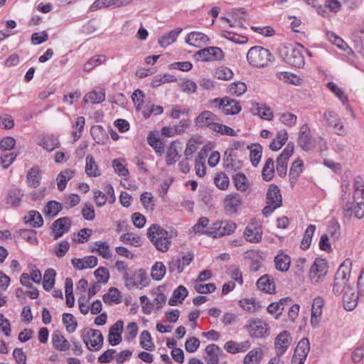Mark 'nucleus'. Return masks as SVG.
<instances>
[{
    "instance_id": "obj_58",
    "label": "nucleus",
    "mask_w": 364,
    "mask_h": 364,
    "mask_svg": "<svg viewBox=\"0 0 364 364\" xmlns=\"http://www.w3.org/2000/svg\"><path fill=\"white\" fill-rule=\"evenodd\" d=\"M208 224L209 219L207 217H201L198 220L196 224L193 226V230L195 233L205 234L209 236V234L207 232L208 230V228L205 229Z\"/></svg>"
},
{
    "instance_id": "obj_8",
    "label": "nucleus",
    "mask_w": 364,
    "mask_h": 364,
    "mask_svg": "<svg viewBox=\"0 0 364 364\" xmlns=\"http://www.w3.org/2000/svg\"><path fill=\"white\" fill-rule=\"evenodd\" d=\"M193 56L197 61L220 60L223 58L224 53L221 48L212 46L198 50Z\"/></svg>"
},
{
    "instance_id": "obj_54",
    "label": "nucleus",
    "mask_w": 364,
    "mask_h": 364,
    "mask_svg": "<svg viewBox=\"0 0 364 364\" xmlns=\"http://www.w3.org/2000/svg\"><path fill=\"white\" fill-rule=\"evenodd\" d=\"M240 305L244 310L252 313L261 308L259 302L257 301L254 298L244 299L240 301Z\"/></svg>"
},
{
    "instance_id": "obj_2",
    "label": "nucleus",
    "mask_w": 364,
    "mask_h": 364,
    "mask_svg": "<svg viewBox=\"0 0 364 364\" xmlns=\"http://www.w3.org/2000/svg\"><path fill=\"white\" fill-rule=\"evenodd\" d=\"M304 46L300 43H281L277 48L279 58L292 67L300 68L304 65V58L302 54Z\"/></svg>"
},
{
    "instance_id": "obj_44",
    "label": "nucleus",
    "mask_w": 364,
    "mask_h": 364,
    "mask_svg": "<svg viewBox=\"0 0 364 364\" xmlns=\"http://www.w3.org/2000/svg\"><path fill=\"white\" fill-rule=\"evenodd\" d=\"M252 113L267 120H272L274 117L269 107L262 104L259 105V103H257L255 107L252 109Z\"/></svg>"
},
{
    "instance_id": "obj_7",
    "label": "nucleus",
    "mask_w": 364,
    "mask_h": 364,
    "mask_svg": "<svg viewBox=\"0 0 364 364\" xmlns=\"http://www.w3.org/2000/svg\"><path fill=\"white\" fill-rule=\"evenodd\" d=\"M210 102L218 109H221L225 115L237 114L242 109L239 102L228 97L215 98L211 100Z\"/></svg>"
},
{
    "instance_id": "obj_6",
    "label": "nucleus",
    "mask_w": 364,
    "mask_h": 364,
    "mask_svg": "<svg viewBox=\"0 0 364 364\" xmlns=\"http://www.w3.org/2000/svg\"><path fill=\"white\" fill-rule=\"evenodd\" d=\"M237 225L232 220H218L212 224L207 231L209 236L213 238H219L225 235H230L235 232Z\"/></svg>"
},
{
    "instance_id": "obj_47",
    "label": "nucleus",
    "mask_w": 364,
    "mask_h": 364,
    "mask_svg": "<svg viewBox=\"0 0 364 364\" xmlns=\"http://www.w3.org/2000/svg\"><path fill=\"white\" fill-rule=\"evenodd\" d=\"M62 209L63 205L60 203L55 200H50L48 202L45 206L43 213L46 216L53 218L55 217Z\"/></svg>"
},
{
    "instance_id": "obj_24",
    "label": "nucleus",
    "mask_w": 364,
    "mask_h": 364,
    "mask_svg": "<svg viewBox=\"0 0 364 364\" xmlns=\"http://www.w3.org/2000/svg\"><path fill=\"white\" fill-rule=\"evenodd\" d=\"M52 343L53 347L60 351H66L70 347L69 341L61 334L60 331H55L52 334Z\"/></svg>"
},
{
    "instance_id": "obj_12",
    "label": "nucleus",
    "mask_w": 364,
    "mask_h": 364,
    "mask_svg": "<svg viewBox=\"0 0 364 364\" xmlns=\"http://www.w3.org/2000/svg\"><path fill=\"white\" fill-rule=\"evenodd\" d=\"M353 205L351 203H347L343 206L344 217L349 219L352 216L360 219L364 215V200H353Z\"/></svg>"
},
{
    "instance_id": "obj_59",
    "label": "nucleus",
    "mask_w": 364,
    "mask_h": 364,
    "mask_svg": "<svg viewBox=\"0 0 364 364\" xmlns=\"http://www.w3.org/2000/svg\"><path fill=\"white\" fill-rule=\"evenodd\" d=\"M315 230L316 226L313 225H310L306 228L304 232V238L301 242V248L302 250H307L310 247L312 237L315 232Z\"/></svg>"
},
{
    "instance_id": "obj_40",
    "label": "nucleus",
    "mask_w": 364,
    "mask_h": 364,
    "mask_svg": "<svg viewBox=\"0 0 364 364\" xmlns=\"http://www.w3.org/2000/svg\"><path fill=\"white\" fill-rule=\"evenodd\" d=\"M353 188V200H364V182L360 176L355 178Z\"/></svg>"
},
{
    "instance_id": "obj_60",
    "label": "nucleus",
    "mask_w": 364,
    "mask_h": 364,
    "mask_svg": "<svg viewBox=\"0 0 364 364\" xmlns=\"http://www.w3.org/2000/svg\"><path fill=\"white\" fill-rule=\"evenodd\" d=\"M247 90V86L243 82L237 81L231 83L228 87V92L230 95L240 96Z\"/></svg>"
},
{
    "instance_id": "obj_64",
    "label": "nucleus",
    "mask_w": 364,
    "mask_h": 364,
    "mask_svg": "<svg viewBox=\"0 0 364 364\" xmlns=\"http://www.w3.org/2000/svg\"><path fill=\"white\" fill-rule=\"evenodd\" d=\"M179 156L176 147L172 143L169 146L166 156V163L168 166L174 164L178 159Z\"/></svg>"
},
{
    "instance_id": "obj_42",
    "label": "nucleus",
    "mask_w": 364,
    "mask_h": 364,
    "mask_svg": "<svg viewBox=\"0 0 364 364\" xmlns=\"http://www.w3.org/2000/svg\"><path fill=\"white\" fill-rule=\"evenodd\" d=\"M326 37L330 42L335 44L340 49L346 51L348 54L352 53V49L348 46V44L334 33L328 31L326 33Z\"/></svg>"
},
{
    "instance_id": "obj_18",
    "label": "nucleus",
    "mask_w": 364,
    "mask_h": 364,
    "mask_svg": "<svg viewBox=\"0 0 364 364\" xmlns=\"http://www.w3.org/2000/svg\"><path fill=\"white\" fill-rule=\"evenodd\" d=\"M242 205V197L238 193L228 195L224 200L225 210L230 213H235Z\"/></svg>"
},
{
    "instance_id": "obj_49",
    "label": "nucleus",
    "mask_w": 364,
    "mask_h": 364,
    "mask_svg": "<svg viewBox=\"0 0 364 364\" xmlns=\"http://www.w3.org/2000/svg\"><path fill=\"white\" fill-rule=\"evenodd\" d=\"M56 273L53 269H48L46 270L43 279V289L49 291L55 284V277Z\"/></svg>"
},
{
    "instance_id": "obj_46",
    "label": "nucleus",
    "mask_w": 364,
    "mask_h": 364,
    "mask_svg": "<svg viewBox=\"0 0 364 364\" xmlns=\"http://www.w3.org/2000/svg\"><path fill=\"white\" fill-rule=\"evenodd\" d=\"M85 173L89 176L94 177L99 176L101 174L93 156L90 154L86 156Z\"/></svg>"
},
{
    "instance_id": "obj_30",
    "label": "nucleus",
    "mask_w": 364,
    "mask_h": 364,
    "mask_svg": "<svg viewBox=\"0 0 364 364\" xmlns=\"http://www.w3.org/2000/svg\"><path fill=\"white\" fill-rule=\"evenodd\" d=\"M25 223L29 224L32 228H40L43 225V219L39 212L30 210L23 218Z\"/></svg>"
},
{
    "instance_id": "obj_11",
    "label": "nucleus",
    "mask_w": 364,
    "mask_h": 364,
    "mask_svg": "<svg viewBox=\"0 0 364 364\" xmlns=\"http://www.w3.org/2000/svg\"><path fill=\"white\" fill-rule=\"evenodd\" d=\"M193 259V254L188 252L182 257H173L168 263V269L171 273L177 271L178 273H181L184 268L188 266Z\"/></svg>"
},
{
    "instance_id": "obj_26",
    "label": "nucleus",
    "mask_w": 364,
    "mask_h": 364,
    "mask_svg": "<svg viewBox=\"0 0 364 364\" xmlns=\"http://www.w3.org/2000/svg\"><path fill=\"white\" fill-rule=\"evenodd\" d=\"M41 174L38 166L31 168L27 173L26 182L31 188H37L41 184Z\"/></svg>"
},
{
    "instance_id": "obj_16",
    "label": "nucleus",
    "mask_w": 364,
    "mask_h": 364,
    "mask_svg": "<svg viewBox=\"0 0 364 364\" xmlns=\"http://www.w3.org/2000/svg\"><path fill=\"white\" fill-rule=\"evenodd\" d=\"M358 293L359 292H357L354 289L353 286H348L346 290L343 293V302L346 310L352 311L356 307L358 304Z\"/></svg>"
},
{
    "instance_id": "obj_21",
    "label": "nucleus",
    "mask_w": 364,
    "mask_h": 364,
    "mask_svg": "<svg viewBox=\"0 0 364 364\" xmlns=\"http://www.w3.org/2000/svg\"><path fill=\"white\" fill-rule=\"evenodd\" d=\"M222 350L215 344H209L205 349L204 360L208 364H218L219 362L218 355Z\"/></svg>"
},
{
    "instance_id": "obj_25",
    "label": "nucleus",
    "mask_w": 364,
    "mask_h": 364,
    "mask_svg": "<svg viewBox=\"0 0 364 364\" xmlns=\"http://www.w3.org/2000/svg\"><path fill=\"white\" fill-rule=\"evenodd\" d=\"M257 286L259 289L266 293L272 294L275 291V284L269 274L262 276L257 282Z\"/></svg>"
},
{
    "instance_id": "obj_55",
    "label": "nucleus",
    "mask_w": 364,
    "mask_h": 364,
    "mask_svg": "<svg viewBox=\"0 0 364 364\" xmlns=\"http://www.w3.org/2000/svg\"><path fill=\"white\" fill-rule=\"evenodd\" d=\"M140 346L146 350H153L155 348L151 334L146 330L143 331L140 336Z\"/></svg>"
},
{
    "instance_id": "obj_10",
    "label": "nucleus",
    "mask_w": 364,
    "mask_h": 364,
    "mask_svg": "<svg viewBox=\"0 0 364 364\" xmlns=\"http://www.w3.org/2000/svg\"><path fill=\"white\" fill-rule=\"evenodd\" d=\"M220 119L218 115L210 111L202 112L196 119V125L200 128H208L213 131Z\"/></svg>"
},
{
    "instance_id": "obj_14",
    "label": "nucleus",
    "mask_w": 364,
    "mask_h": 364,
    "mask_svg": "<svg viewBox=\"0 0 364 364\" xmlns=\"http://www.w3.org/2000/svg\"><path fill=\"white\" fill-rule=\"evenodd\" d=\"M291 338L290 333L287 331L281 332L275 338L274 348L277 355L281 359V356L286 352L289 348Z\"/></svg>"
},
{
    "instance_id": "obj_1",
    "label": "nucleus",
    "mask_w": 364,
    "mask_h": 364,
    "mask_svg": "<svg viewBox=\"0 0 364 364\" xmlns=\"http://www.w3.org/2000/svg\"><path fill=\"white\" fill-rule=\"evenodd\" d=\"M146 235L157 250L166 252L171 245V240L177 237L178 232L175 229L168 231L159 224H152L147 229Z\"/></svg>"
},
{
    "instance_id": "obj_5",
    "label": "nucleus",
    "mask_w": 364,
    "mask_h": 364,
    "mask_svg": "<svg viewBox=\"0 0 364 364\" xmlns=\"http://www.w3.org/2000/svg\"><path fill=\"white\" fill-rule=\"evenodd\" d=\"M81 336L89 350L97 351L102 348L104 343V337L99 330L84 328L82 331Z\"/></svg>"
},
{
    "instance_id": "obj_50",
    "label": "nucleus",
    "mask_w": 364,
    "mask_h": 364,
    "mask_svg": "<svg viewBox=\"0 0 364 364\" xmlns=\"http://www.w3.org/2000/svg\"><path fill=\"white\" fill-rule=\"evenodd\" d=\"M95 247L91 249V252H98L99 255L103 258L109 259L112 257V252L109 250V247L106 242L97 241L95 243Z\"/></svg>"
},
{
    "instance_id": "obj_3",
    "label": "nucleus",
    "mask_w": 364,
    "mask_h": 364,
    "mask_svg": "<svg viewBox=\"0 0 364 364\" xmlns=\"http://www.w3.org/2000/svg\"><path fill=\"white\" fill-rule=\"evenodd\" d=\"M351 265V261L346 259L338 267L333 286V292L335 295H341L344 293L348 285H353L354 282H350Z\"/></svg>"
},
{
    "instance_id": "obj_27",
    "label": "nucleus",
    "mask_w": 364,
    "mask_h": 364,
    "mask_svg": "<svg viewBox=\"0 0 364 364\" xmlns=\"http://www.w3.org/2000/svg\"><path fill=\"white\" fill-rule=\"evenodd\" d=\"M303 165V161L299 159L295 160L291 164L289 173V183L291 184V188L294 187V185L296 183L298 178L299 177L301 173L302 172Z\"/></svg>"
},
{
    "instance_id": "obj_57",
    "label": "nucleus",
    "mask_w": 364,
    "mask_h": 364,
    "mask_svg": "<svg viewBox=\"0 0 364 364\" xmlns=\"http://www.w3.org/2000/svg\"><path fill=\"white\" fill-rule=\"evenodd\" d=\"M214 183L220 190H227L229 187V177L224 172L218 173L214 178Z\"/></svg>"
},
{
    "instance_id": "obj_29",
    "label": "nucleus",
    "mask_w": 364,
    "mask_h": 364,
    "mask_svg": "<svg viewBox=\"0 0 364 364\" xmlns=\"http://www.w3.org/2000/svg\"><path fill=\"white\" fill-rule=\"evenodd\" d=\"M102 299L108 305H112L113 303L118 304L122 301V296L118 289L110 287L108 292L103 295Z\"/></svg>"
},
{
    "instance_id": "obj_43",
    "label": "nucleus",
    "mask_w": 364,
    "mask_h": 364,
    "mask_svg": "<svg viewBox=\"0 0 364 364\" xmlns=\"http://www.w3.org/2000/svg\"><path fill=\"white\" fill-rule=\"evenodd\" d=\"M267 203H279L278 201L281 200L282 203V198L280 191L278 186L275 184H271L269 186L267 196H266Z\"/></svg>"
},
{
    "instance_id": "obj_48",
    "label": "nucleus",
    "mask_w": 364,
    "mask_h": 364,
    "mask_svg": "<svg viewBox=\"0 0 364 364\" xmlns=\"http://www.w3.org/2000/svg\"><path fill=\"white\" fill-rule=\"evenodd\" d=\"M23 193L18 188L11 189L9 191L6 196V203L13 207H18L21 202Z\"/></svg>"
},
{
    "instance_id": "obj_19",
    "label": "nucleus",
    "mask_w": 364,
    "mask_h": 364,
    "mask_svg": "<svg viewBox=\"0 0 364 364\" xmlns=\"http://www.w3.org/2000/svg\"><path fill=\"white\" fill-rule=\"evenodd\" d=\"M251 346L249 341L242 342H236L234 341H229L224 345V349L231 354L242 353L247 351Z\"/></svg>"
},
{
    "instance_id": "obj_52",
    "label": "nucleus",
    "mask_w": 364,
    "mask_h": 364,
    "mask_svg": "<svg viewBox=\"0 0 364 364\" xmlns=\"http://www.w3.org/2000/svg\"><path fill=\"white\" fill-rule=\"evenodd\" d=\"M62 320L68 333H73L76 330L77 322L72 314L64 313Z\"/></svg>"
},
{
    "instance_id": "obj_17",
    "label": "nucleus",
    "mask_w": 364,
    "mask_h": 364,
    "mask_svg": "<svg viewBox=\"0 0 364 364\" xmlns=\"http://www.w3.org/2000/svg\"><path fill=\"white\" fill-rule=\"evenodd\" d=\"M299 146L304 151L310 150L313 147V140L310 129L307 124H303L299 133Z\"/></svg>"
},
{
    "instance_id": "obj_63",
    "label": "nucleus",
    "mask_w": 364,
    "mask_h": 364,
    "mask_svg": "<svg viewBox=\"0 0 364 364\" xmlns=\"http://www.w3.org/2000/svg\"><path fill=\"white\" fill-rule=\"evenodd\" d=\"M120 240L125 244H129L135 247L141 245V240L139 236H134L132 233H125L120 236Z\"/></svg>"
},
{
    "instance_id": "obj_23",
    "label": "nucleus",
    "mask_w": 364,
    "mask_h": 364,
    "mask_svg": "<svg viewBox=\"0 0 364 364\" xmlns=\"http://www.w3.org/2000/svg\"><path fill=\"white\" fill-rule=\"evenodd\" d=\"M244 235L248 242H259L262 240V228L260 226L248 225L245 229Z\"/></svg>"
},
{
    "instance_id": "obj_20",
    "label": "nucleus",
    "mask_w": 364,
    "mask_h": 364,
    "mask_svg": "<svg viewBox=\"0 0 364 364\" xmlns=\"http://www.w3.org/2000/svg\"><path fill=\"white\" fill-rule=\"evenodd\" d=\"M97 261V258L95 256L90 255L82 259L73 258L71 260V263L75 269L82 270L96 267Z\"/></svg>"
},
{
    "instance_id": "obj_33",
    "label": "nucleus",
    "mask_w": 364,
    "mask_h": 364,
    "mask_svg": "<svg viewBox=\"0 0 364 364\" xmlns=\"http://www.w3.org/2000/svg\"><path fill=\"white\" fill-rule=\"evenodd\" d=\"M75 173V171L72 169H65L60 172L56 178L58 189L60 191L65 190L67 183L70 181Z\"/></svg>"
},
{
    "instance_id": "obj_36",
    "label": "nucleus",
    "mask_w": 364,
    "mask_h": 364,
    "mask_svg": "<svg viewBox=\"0 0 364 364\" xmlns=\"http://www.w3.org/2000/svg\"><path fill=\"white\" fill-rule=\"evenodd\" d=\"M262 357L263 351L261 348H253L245 356L244 364H259Z\"/></svg>"
},
{
    "instance_id": "obj_37",
    "label": "nucleus",
    "mask_w": 364,
    "mask_h": 364,
    "mask_svg": "<svg viewBox=\"0 0 364 364\" xmlns=\"http://www.w3.org/2000/svg\"><path fill=\"white\" fill-rule=\"evenodd\" d=\"M237 190L240 192H245L250 188V184L248 178L243 173H236L232 177Z\"/></svg>"
},
{
    "instance_id": "obj_61",
    "label": "nucleus",
    "mask_w": 364,
    "mask_h": 364,
    "mask_svg": "<svg viewBox=\"0 0 364 364\" xmlns=\"http://www.w3.org/2000/svg\"><path fill=\"white\" fill-rule=\"evenodd\" d=\"M279 120L286 126L291 127L296 123L297 117L290 112L279 113L277 114Z\"/></svg>"
},
{
    "instance_id": "obj_31",
    "label": "nucleus",
    "mask_w": 364,
    "mask_h": 364,
    "mask_svg": "<svg viewBox=\"0 0 364 364\" xmlns=\"http://www.w3.org/2000/svg\"><path fill=\"white\" fill-rule=\"evenodd\" d=\"M331 237V242L337 241L341 236V227L339 223L332 219L327 227L326 232L323 234Z\"/></svg>"
},
{
    "instance_id": "obj_13",
    "label": "nucleus",
    "mask_w": 364,
    "mask_h": 364,
    "mask_svg": "<svg viewBox=\"0 0 364 364\" xmlns=\"http://www.w3.org/2000/svg\"><path fill=\"white\" fill-rule=\"evenodd\" d=\"M71 227V220L68 217L58 218L51 225L54 240L61 237L68 232Z\"/></svg>"
},
{
    "instance_id": "obj_4",
    "label": "nucleus",
    "mask_w": 364,
    "mask_h": 364,
    "mask_svg": "<svg viewBox=\"0 0 364 364\" xmlns=\"http://www.w3.org/2000/svg\"><path fill=\"white\" fill-rule=\"evenodd\" d=\"M272 58L273 56L269 50L262 46H253L247 53L248 63L256 68L267 67Z\"/></svg>"
},
{
    "instance_id": "obj_39",
    "label": "nucleus",
    "mask_w": 364,
    "mask_h": 364,
    "mask_svg": "<svg viewBox=\"0 0 364 364\" xmlns=\"http://www.w3.org/2000/svg\"><path fill=\"white\" fill-rule=\"evenodd\" d=\"M105 100V91L103 89H100L99 91L95 90L87 93L83 100L85 102H90L92 104H98L103 102Z\"/></svg>"
},
{
    "instance_id": "obj_28",
    "label": "nucleus",
    "mask_w": 364,
    "mask_h": 364,
    "mask_svg": "<svg viewBox=\"0 0 364 364\" xmlns=\"http://www.w3.org/2000/svg\"><path fill=\"white\" fill-rule=\"evenodd\" d=\"M39 145L48 151H52L60 146V141L54 134H47L42 138Z\"/></svg>"
},
{
    "instance_id": "obj_35",
    "label": "nucleus",
    "mask_w": 364,
    "mask_h": 364,
    "mask_svg": "<svg viewBox=\"0 0 364 364\" xmlns=\"http://www.w3.org/2000/svg\"><path fill=\"white\" fill-rule=\"evenodd\" d=\"M274 263L277 270L282 272H287L289 268L291 259L287 255L280 252L275 257Z\"/></svg>"
},
{
    "instance_id": "obj_56",
    "label": "nucleus",
    "mask_w": 364,
    "mask_h": 364,
    "mask_svg": "<svg viewBox=\"0 0 364 364\" xmlns=\"http://www.w3.org/2000/svg\"><path fill=\"white\" fill-rule=\"evenodd\" d=\"M147 142L149 146L154 149L155 151L160 155L164 151L163 143L159 141V139L153 132H150L147 136Z\"/></svg>"
},
{
    "instance_id": "obj_38",
    "label": "nucleus",
    "mask_w": 364,
    "mask_h": 364,
    "mask_svg": "<svg viewBox=\"0 0 364 364\" xmlns=\"http://www.w3.org/2000/svg\"><path fill=\"white\" fill-rule=\"evenodd\" d=\"M309 341L307 338H302L297 344L294 355L300 357L301 360H305L309 352Z\"/></svg>"
},
{
    "instance_id": "obj_51",
    "label": "nucleus",
    "mask_w": 364,
    "mask_h": 364,
    "mask_svg": "<svg viewBox=\"0 0 364 364\" xmlns=\"http://www.w3.org/2000/svg\"><path fill=\"white\" fill-rule=\"evenodd\" d=\"M166 267L162 262H156L151 267V276L154 280H161L166 274Z\"/></svg>"
},
{
    "instance_id": "obj_32",
    "label": "nucleus",
    "mask_w": 364,
    "mask_h": 364,
    "mask_svg": "<svg viewBox=\"0 0 364 364\" xmlns=\"http://www.w3.org/2000/svg\"><path fill=\"white\" fill-rule=\"evenodd\" d=\"M181 31L182 28H178L176 29L169 31L167 33H165L159 39V44L161 47L166 48V46L171 45L176 41L178 35L181 33Z\"/></svg>"
},
{
    "instance_id": "obj_45",
    "label": "nucleus",
    "mask_w": 364,
    "mask_h": 364,
    "mask_svg": "<svg viewBox=\"0 0 364 364\" xmlns=\"http://www.w3.org/2000/svg\"><path fill=\"white\" fill-rule=\"evenodd\" d=\"M274 173L275 169L274 161L272 158H268L265 161L262 171L263 180L265 181H270L273 178Z\"/></svg>"
},
{
    "instance_id": "obj_53",
    "label": "nucleus",
    "mask_w": 364,
    "mask_h": 364,
    "mask_svg": "<svg viewBox=\"0 0 364 364\" xmlns=\"http://www.w3.org/2000/svg\"><path fill=\"white\" fill-rule=\"evenodd\" d=\"M17 232L22 239L26 240L30 244H38V239L36 237L37 232L36 230L29 229H20Z\"/></svg>"
},
{
    "instance_id": "obj_15",
    "label": "nucleus",
    "mask_w": 364,
    "mask_h": 364,
    "mask_svg": "<svg viewBox=\"0 0 364 364\" xmlns=\"http://www.w3.org/2000/svg\"><path fill=\"white\" fill-rule=\"evenodd\" d=\"M246 328L252 337L262 338L267 331V324L260 319L250 321Z\"/></svg>"
},
{
    "instance_id": "obj_22",
    "label": "nucleus",
    "mask_w": 364,
    "mask_h": 364,
    "mask_svg": "<svg viewBox=\"0 0 364 364\" xmlns=\"http://www.w3.org/2000/svg\"><path fill=\"white\" fill-rule=\"evenodd\" d=\"M209 41L208 37L203 33L193 31L186 37V43L190 46L199 48Z\"/></svg>"
},
{
    "instance_id": "obj_34",
    "label": "nucleus",
    "mask_w": 364,
    "mask_h": 364,
    "mask_svg": "<svg viewBox=\"0 0 364 364\" xmlns=\"http://www.w3.org/2000/svg\"><path fill=\"white\" fill-rule=\"evenodd\" d=\"M187 289L180 285L173 292L172 296L168 300L170 306H176L178 302H181L188 296Z\"/></svg>"
},
{
    "instance_id": "obj_41",
    "label": "nucleus",
    "mask_w": 364,
    "mask_h": 364,
    "mask_svg": "<svg viewBox=\"0 0 364 364\" xmlns=\"http://www.w3.org/2000/svg\"><path fill=\"white\" fill-rule=\"evenodd\" d=\"M90 134L93 139L98 144H104L107 139L106 131L101 125H95L91 127Z\"/></svg>"
},
{
    "instance_id": "obj_62",
    "label": "nucleus",
    "mask_w": 364,
    "mask_h": 364,
    "mask_svg": "<svg viewBox=\"0 0 364 364\" xmlns=\"http://www.w3.org/2000/svg\"><path fill=\"white\" fill-rule=\"evenodd\" d=\"M105 59L106 57L104 55H97L93 56L84 65V70L87 72L92 70L94 67L105 62Z\"/></svg>"
},
{
    "instance_id": "obj_9",
    "label": "nucleus",
    "mask_w": 364,
    "mask_h": 364,
    "mask_svg": "<svg viewBox=\"0 0 364 364\" xmlns=\"http://www.w3.org/2000/svg\"><path fill=\"white\" fill-rule=\"evenodd\" d=\"M323 116L328 127L331 128L334 133L340 136H343L346 134V129L338 114L333 111L329 110L325 112Z\"/></svg>"
}]
</instances>
